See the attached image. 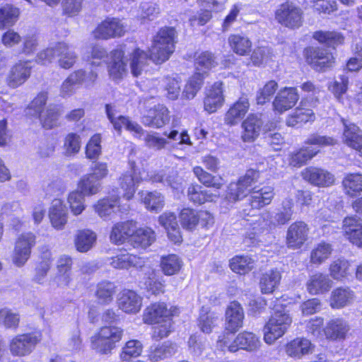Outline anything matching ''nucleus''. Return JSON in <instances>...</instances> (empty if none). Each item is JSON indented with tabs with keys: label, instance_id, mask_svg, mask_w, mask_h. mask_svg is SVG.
<instances>
[{
	"label": "nucleus",
	"instance_id": "f257e3e1",
	"mask_svg": "<svg viewBox=\"0 0 362 362\" xmlns=\"http://www.w3.org/2000/svg\"><path fill=\"white\" fill-rule=\"evenodd\" d=\"M259 177V172L253 169L247 170L236 182H231L226 191V199L230 202H235L245 197L250 192L248 199L250 209L247 211L259 209L271 203L274 197L273 188L270 186L264 187L258 190L254 189L253 185Z\"/></svg>",
	"mask_w": 362,
	"mask_h": 362
},
{
	"label": "nucleus",
	"instance_id": "f03ea898",
	"mask_svg": "<svg viewBox=\"0 0 362 362\" xmlns=\"http://www.w3.org/2000/svg\"><path fill=\"white\" fill-rule=\"evenodd\" d=\"M176 31L173 28L165 27L154 36L149 49V58L156 64L168 60L175 50Z\"/></svg>",
	"mask_w": 362,
	"mask_h": 362
},
{
	"label": "nucleus",
	"instance_id": "7ed1b4c3",
	"mask_svg": "<svg viewBox=\"0 0 362 362\" xmlns=\"http://www.w3.org/2000/svg\"><path fill=\"white\" fill-rule=\"evenodd\" d=\"M292 323V318L288 310L281 305H276L274 313L264 327V340L272 344L287 332Z\"/></svg>",
	"mask_w": 362,
	"mask_h": 362
},
{
	"label": "nucleus",
	"instance_id": "20e7f679",
	"mask_svg": "<svg viewBox=\"0 0 362 362\" xmlns=\"http://www.w3.org/2000/svg\"><path fill=\"white\" fill-rule=\"evenodd\" d=\"M123 335V330L117 327L105 326L90 338L91 349L100 354L107 355L116 347Z\"/></svg>",
	"mask_w": 362,
	"mask_h": 362
},
{
	"label": "nucleus",
	"instance_id": "39448f33",
	"mask_svg": "<svg viewBox=\"0 0 362 362\" xmlns=\"http://www.w3.org/2000/svg\"><path fill=\"white\" fill-rule=\"evenodd\" d=\"M36 244V236L31 232L23 233L16 239L12 261L17 267L23 266L29 259L32 248Z\"/></svg>",
	"mask_w": 362,
	"mask_h": 362
},
{
	"label": "nucleus",
	"instance_id": "423d86ee",
	"mask_svg": "<svg viewBox=\"0 0 362 362\" xmlns=\"http://www.w3.org/2000/svg\"><path fill=\"white\" fill-rule=\"evenodd\" d=\"M42 335L39 332L18 334L9 344L11 354L15 356H24L30 354L35 346L41 341Z\"/></svg>",
	"mask_w": 362,
	"mask_h": 362
},
{
	"label": "nucleus",
	"instance_id": "0eeeda50",
	"mask_svg": "<svg viewBox=\"0 0 362 362\" xmlns=\"http://www.w3.org/2000/svg\"><path fill=\"white\" fill-rule=\"evenodd\" d=\"M177 314V308L170 307L168 308L165 303H156L147 307L144 313L143 320L145 323L153 324L160 321L170 319Z\"/></svg>",
	"mask_w": 362,
	"mask_h": 362
},
{
	"label": "nucleus",
	"instance_id": "6e6552de",
	"mask_svg": "<svg viewBox=\"0 0 362 362\" xmlns=\"http://www.w3.org/2000/svg\"><path fill=\"white\" fill-rule=\"evenodd\" d=\"M248 209H244L240 212V216L243 218H246L247 216H250V219H246L248 221V224L252 232L251 233H248V237L250 239H254L255 235L262 233L266 230L269 228L271 229L272 228L270 219L271 215L268 212H265L261 214L255 215L251 214L252 211H247Z\"/></svg>",
	"mask_w": 362,
	"mask_h": 362
},
{
	"label": "nucleus",
	"instance_id": "1a4fd4ad",
	"mask_svg": "<svg viewBox=\"0 0 362 362\" xmlns=\"http://www.w3.org/2000/svg\"><path fill=\"white\" fill-rule=\"evenodd\" d=\"M301 175L303 178L310 184L317 187H329L334 184L335 178L333 174L325 169L316 167L305 168Z\"/></svg>",
	"mask_w": 362,
	"mask_h": 362
},
{
	"label": "nucleus",
	"instance_id": "9d476101",
	"mask_svg": "<svg viewBox=\"0 0 362 362\" xmlns=\"http://www.w3.org/2000/svg\"><path fill=\"white\" fill-rule=\"evenodd\" d=\"M141 177L134 163H131L130 168L123 173L119 179V185L123 191V197L127 200L131 199L136 189Z\"/></svg>",
	"mask_w": 362,
	"mask_h": 362
},
{
	"label": "nucleus",
	"instance_id": "9b49d317",
	"mask_svg": "<svg viewBox=\"0 0 362 362\" xmlns=\"http://www.w3.org/2000/svg\"><path fill=\"white\" fill-rule=\"evenodd\" d=\"M277 21L288 28H298L301 25L300 10L292 4H284L276 12Z\"/></svg>",
	"mask_w": 362,
	"mask_h": 362
},
{
	"label": "nucleus",
	"instance_id": "f8f14e48",
	"mask_svg": "<svg viewBox=\"0 0 362 362\" xmlns=\"http://www.w3.org/2000/svg\"><path fill=\"white\" fill-rule=\"evenodd\" d=\"M299 99L296 88H284L276 94L274 101V110L282 113L292 108Z\"/></svg>",
	"mask_w": 362,
	"mask_h": 362
},
{
	"label": "nucleus",
	"instance_id": "ddd939ff",
	"mask_svg": "<svg viewBox=\"0 0 362 362\" xmlns=\"http://www.w3.org/2000/svg\"><path fill=\"white\" fill-rule=\"evenodd\" d=\"M170 120L169 111L163 105H155L148 110L141 119L143 124L153 128H160L168 124Z\"/></svg>",
	"mask_w": 362,
	"mask_h": 362
},
{
	"label": "nucleus",
	"instance_id": "4468645a",
	"mask_svg": "<svg viewBox=\"0 0 362 362\" xmlns=\"http://www.w3.org/2000/svg\"><path fill=\"white\" fill-rule=\"evenodd\" d=\"M125 33V27L118 19L112 18L102 22L94 30L95 38L107 40L110 37L122 36Z\"/></svg>",
	"mask_w": 362,
	"mask_h": 362
},
{
	"label": "nucleus",
	"instance_id": "2eb2a0df",
	"mask_svg": "<svg viewBox=\"0 0 362 362\" xmlns=\"http://www.w3.org/2000/svg\"><path fill=\"white\" fill-rule=\"evenodd\" d=\"M308 230V225L303 221L292 223L287 230L288 247L293 249L300 248L307 240Z\"/></svg>",
	"mask_w": 362,
	"mask_h": 362
},
{
	"label": "nucleus",
	"instance_id": "dca6fc26",
	"mask_svg": "<svg viewBox=\"0 0 362 362\" xmlns=\"http://www.w3.org/2000/svg\"><path fill=\"white\" fill-rule=\"evenodd\" d=\"M244 312L241 305L231 302L226 311V329L230 332H237L242 327L244 320Z\"/></svg>",
	"mask_w": 362,
	"mask_h": 362
},
{
	"label": "nucleus",
	"instance_id": "f3484780",
	"mask_svg": "<svg viewBox=\"0 0 362 362\" xmlns=\"http://www.w3.org/2000/svg\"><path fill=\"white\" fill-rule=\"evenodd\" d=\"M261 341L258 337L250 332L240 333L233 341V345L229 346L230 352L234 353L238 349L247 351H255L259 349Z\"/></svg>",
	"mask_w": 362,
	"mask_h": 362
},
{
	"label": "nucleus",
	"instance_id": "a211bd4d",
	"mask_svg": "<svg viewBox=\"0 0 362 362\" xmlns=\"http://www.w3.org/2000/svg\"><path fill=\"white\" fill-rule=\"evenodd\" d=\"M117 304L119 308L124 313L135 314L141 309L142 299L136 292L124 290L120 293Z\"/></svg>",
	"mask_w": 362,
	"mask_h": 362
},
{
	"label": "nucleus",
	"instance_id": "6ab92c4d",
	"mask_svg": "<svg viewBox=\"0 0 362 362\" xmlns=\"http://www.w3.org/2000/svg\"><path fill=\"white\" fill-rule=\"evenodd\" d=\"M224 102L223 95V83L216 82L207 90L204 100V110L209 113L215 112Z\"/></svg>",
	"mask_w": 362,
	"mask_h": 362
},
{
	"label": "nucleus",
	"instance_id": "aec40b11",
	"mask_svg": "<svg viewBox=\"0 0 362 362\" xmlns=\"http://www.w3.org/2000/svg\"><path fill=\"white\" fill-rule=\"evenodd\" d=\"M31 66L28 62H19L11 69L7 76V84L15 88L22 85L30 76Z\"/></svg>",
	"mask_w": 362,
	"mask_h": 362
},
{
	"label": "nucleus",
	"instance_id": "412c9836",
	"mask_svg": "<svg viewBox=\"0 0 362 362\" xmlns=\"http://www.w3.org/2000/svg\"><path fill=\"white\" fill-rule=\"evenodd\" d=\"M49 217L52 226L57 229L62 230L67 223L68 211L61 199H55L52 202L49 211Z\"/></svg>",
	"mask_w": 362,
	"mask_h": 362
},
{
	"label": "nucleus",
	"instance_id": "4be33fe9",
	"mask_svg": "<svg viewBox=\"0 0 362 362\" xmlns=\"http://www.w3.org/2000/svg\"><path fill=\"white\" fill-rule=\"evenodd\" d=\"M308 61L318 71H325L334 63L332 54L322 48L313 49L308 57Z\"/></svg>",
	"mask_w": 362,
	"mask_h": 362
},
{
	"label": "nucleus",
	"instance_id": "5701e85b",
	"mask_svg": "<svg viewBox=\"0 0 362 362\" xmlns=\"http://www.w3.org/2000/svg\"><path fill=\"white\" fill-rule=\"evenodd\" d=\"M349 323L342 318H334L329 320L325 329V334L331 340H344L349 331Z\"/></svg>",
	"mask_w": 362,
	"mask_h": 362
},
{
	"label": "nucleus",
	"instance_id": "b1692460",
	"mask_svg": "<svg viewBox=\"0 0 362 362\" xmlns=\"http://www.w3.org/2000/svg\"><path fill=\"white\" fill-rule=\"evenodd\" d=\"M136 229V222L133 221L117 223L112 227L110 236V240L115 244L122 243L129 238L132 241Z\"/></svg>",
	"mask_w": 362,
	"mask_h": 362
},
{
	"label": "nucleus",
	"instance_id": "393cba45",
	"mask_svg": "<svg viewBox=\"0 0 362 362\" xmlns=\"http://www.w3.org/2000/svg\"><path fill=\"white\" fill-rule=\"evenodd\" d=\"M344 124L343 141L349 146L359 152L362 148V131L356 124L342 119Z\"/></svg>",
	"mask_w": 362,
	"mask_h": 362
},
{
	"label": "nucleus",
	"instance_id": "a878e982",
	"mask_svg": "<svg viewBox=\"0 0 362 362\" xmlns=\"http://www.w3.org/2000/svg\"><path fill=\"white\" fill-rule=\"evenodd\" d=\"M262 125L263 122L259 116L250 115L242 123L244 129L242 134L243 140L245 142L253 141L260 134Z\"/></svg>",
	"mask_w": 362,
	"mask_h": 362
},
{
	"label": "nucleus",
	"instance_id": "bb28decb",
	"mask_svg": "<svg viewBox=\"0 0 362 362\" xmlns=\"http://www.w3.org/2000/svg\"><path fill=\"white\" fill-rule=\"evenodd\" d=\"M250 107L249 100L246 95L241 96L228 110L225 116V122L228 124L234 125L238 123Z\"/></svg>",
	"mask_w": 362,
	"mask_h": 362
},
{
	"label": "nucleus",
	"instance_id": "cd10ccee",
	"mask_svg": "<svg viewBox=\"0 0 362 362\" xmlns=\"http://www.w3.org/2000/svg\"><path fill=\"white\" fill-rule=\"evenodd\" d=\"M110 265L119 269H129L131 267L143 268L145 266L144 258L129 253H121L111 258Z\"/></svg>",
	"mask_w": 362,
	"mask_h": 362
},
{
	"label": "nucleus",
	"instance_id": "c85d7f7f",
	"mask_svg": "<svg viewBox=\"0 0 362 362\" xmlns=\"http://www.w3.org/2000/svg\"><path fill=\"white\" fill-rule=\"evenodd\" d=\"M159 223L167 230L168 238L174 243L182 240L177 217L173 212H165L159 216Z\"/></svg>",
	"mask_w": 362,
	"mask_h": 362
},
{
	"label": "nucleus",
	"instance_id": "c756f323",
	"mask_svg": "<svg viewBox=\"0 0 362 362\" xmlns=\"http://www.w3.org/2000/svg\"><path fill=\"white\" fill-rule=\"evenodd\" d=\"M332 286L328 275L317 273L310 276L307 282V289L310 294L317 295L327 292Z\"/></svg>",
	"mask_w": 362,
	"mask_h": 362
},
{
	"label": "nucleus",
	"instance_id": "7c9ffc66",
	"mask_svg": "<svg viewBox=\"0 0 362 362\" xmlns=\"http://www.w3.org/2000/svg\"><path fill=\"white\" fill-rule=\"evenodd\" d=\"M108 70L113 79L121 78L126 74L127 63L124 60V52L122 49H117L111 52Z\"/></svg>",
	"mask_w": 362,
	"mask_h": 362
},
{
	"label": "nucleus",
	"instance_id": "2f4dec72",
	"mask_svg": "<svg viewBox=\"0 0 362 362\" xmlns=\"http://www.w3.org/2000/svg\"><path fill=\"white\" fill-rule=\"evenodd\" d=\"M313 349V346L310 340L305 338H296L287 344L286 351L291 357L300 358L312 352Z\"/></svg>",
	"mask_w": 362,
	"mask_h": 362
},
{
	"label": "nucleus",
	"instance_id": "473e14b6",
	"mask_svg": "<svg viewBox=\"0 0 362 362\" xmlns=\"http://www.w3.org/2000/svg\"><path fill=\"white\" fill-rule=\"evenodd\" d=\"M354 293L349 288L339 287L332 292L330 305L333 308H341L349 304Z\"/></svg>",
	"mask_w": 362,
	"mask_h": 362
},
{
	"label": "nucleus",
	"instance_id": "72a5a7b5",
	"mask_svg": "<svg viewBox=\"0 0 362 362\" xmlns=\"http://www.w3.org/2000/svg\"><path fill=\"white\" fill-rule=\"evenodd\" d=\"M58 58L59 66L68 69L74 66L78 57L66 43L58 42Z\"/></svg>",
	"mask_w": 362,
	"mask_h": 362
},
{
	"label": "nucleus",
	"instance_id": "f704fd0d",
	"mask_svg": "<svg viewBox=\"0 0 362 362\" xmlns=\"http://www.w3.org/2000/svg\"><path fill=\"white\" fill-rule=\"evenodd\" d=\"M217 64L216 57L211 52H202L199 54H197L195 57L194 65L197 71L196 74H200L201 76H203L204 74L215 67Z\"/></svg>",
	"mask_w": 362,
	"mask_h": 362
},
{
	"label": "nucleus",
	"instance_id": "c9c22d12",
	"mask_svg": "<svg viewBox=\"0 0 362 362\" xmlns=\"http://www.w3.org/2000/svg\"><path fill=\"white\" fill-rule=\"evenodd\" d=\"M96 240V235L90 230H79L74 239L76 249L79 252L90 250Z\"/></svg>",
	"mask_w": 362,
	"mask_h": 362
},
{
	"label": "nucleus",
	"instance_id": "e433bc0d",
	"mask_svg": "<svg viewBox=\"0 0 362 362\" xmlns=\"http://www.w3.org/2000/svg\"><path fill=\"white\" fill-rule=\"evenodd\" d=\"M281 274L277 269H271L264 273L259 281V287L263 293H271L279 284Z\"/></svg>",
	"mask_w": 362,
	"mask_h": 362
},
{
	"label": "nucleus",
	"instance_id": "4c0bfd02",
	"mask_svg": "<svg viewBox=\"0 0 362 362\" xmlns=\"http://www.w3.org/2000/svg\"><path fill=\"white\" fill-rule=\"evenodd\" d=\"M228 43L232 50L239 55H246L251 50L252 42L245 35L240 34L230 35L228 37Z\"/></svg>",
	"mask_w": 362,
	"mask_h": 362
},
{
	"label": "nucleus",
	"instance_id": "58836bf2",
	"mask_svg": "<svg viewBox=\"0 0 362 362\" xmlns=\"http://www.w3.org/2000/svg\"><path fill=\"white\" fill-rule=\"evenodd\" d=\"M156 240L155 232L150 228L136 229L132 238V243L134 247L146 248Z\"/></svg>",
	"mask_w": 362,
	"mask_h": 362
},
{
	"label": "nucleus",
	"instance_id": "ea45409f",
	"mask_svg": "<svg viewBox=\"0 0 362 362\" xmlns=\"http://www.w3.org/2000/svg\"><path fill=\"white\" fill-rule=\"evenodd\" d=\"M218 316L213 312L202 308L198 319V326L202 332L209 334L219 323Z\"/></svg>",
	"mask_w": 362,
	"mask_h": 362
},
{
	"label": "nucleus",
	"instance_id": "a19ab883",
	"mask_svg": "<svg viewBox=\"0 0 362 362\" xmlns=\"http://www.w3.org/2000/svg\"><path fill=\"white\" fill-rule=\"evenodd\" d=\"M293 203L290 199H286L282 202L281 209L270 219L272 227L284 225L288 223L292 217L293 211Z\"/></svg>",
	"mask_w": 362,
	"mask_h": 362
},
{
	"label": "nucleus",
	"instance_id": "79ce46f5",
	"mask_svg": "<svg viewBox=\"0 0 362 362\" xmlns=\"http://www.w3.org/2000/svg\"><path fill=\"white\" fill-rule=\"evenodd\" d=\"M313 38L320 43L332 47L343 44L344 40L343 35L335 31H316L313 34Z\"/></svg>",
	"mask_w": 362,
	"mask_h": 362
},
{
	"label": "nucleus",
	"instance_id": "37998d69",
	"mask_svg": "<svg viewBox=\"0 0 362 362\" xmlns=\"http://www.w3.org/2000/svg\"><path fill=\"white\" fill-rule=\"evenodd\" d=\"M119 199V196H116L113 198H106L99 200L95 206V211L101 218H107L118 209Z\"/></svg>",
	"mask_w": 362,
	"mask_h": 362
},
{
	"label": "nucleus",
	"instance_id": "c03bdc74",
	"mask_svg": "<svg viewBox=\"0 0 362 362\" xmlns=\"http://www.w3.org/2000/svg\"><path fill=\"white\" fill-rule=\"evenodd\" d=\"M116 292V286L110 281H102L97 286L95 296L98 302L101 304H109L113 300Z\"/></svg>",
	"mask_w": 362,
	"mask_h": 362
},
{
	"label": "nucleus",
	"instance_id": "a18cd8bd",
	"mask_svg": "<svg viewBox=\"0 0 362 362\" xmlns=\"http://www.w3.org/2000/svg\"><path fill=\"white\" fill-rule=\"evenodd\" d=\"M189 199L196 204H202L213 201L214 195L208 190H204L199 185H191L187 189Z\"/></svg>",
	"mask_w": 362,
	"mask_h": 362
},
{
	"label": "nucleus",
	"instance_id": "49530a36",
	"mask_svg": "<svg viewBox=\"0 0 362 362\" xmlns=\"http://www.w3.org/2000/svg\"><path fill=\"white\" fill-rule=\"evenodd\" d=\"M78 188L84 195L92 196L100 191L101 182L86 174L78 182Z\"/></svg>",
	"mask_w": 362,
	"mask_h": 362
},
{
	"label": "nucleus",
	"instance_id": "de8ad7c7",
	"mask_svg": "<svg viewBox=\"0 0 362 362\" xmlns=\"http://www.w3.org/2000/svg\"><path fill=\"white\" fill-rule=\"evenodd\" d=\"M315 115L312 110L298 107L286 119L288 126L294 127L298 124L314 121Z\"/></svg>",
	"mask_w": 362,
	"mask_h": 362
},
{
	"label": "nucleus",
	"instance_id": "09e8293b",
	"mask_svg": "<svg viewBox=\"0 0 362 362\" xmlns=\"http://www.w3.org/2000/svg\"><path fill=\"white\" fill-rule=\"evenodd\" d=\"M175 352V344L166 342L162 346L151 347L148 354V358L153 362H157L160 360L171 356Z\"/></svg>",
	"mask_w": 362,
	"mask_h": 362
},
{
	"label": "nucleus",
	"instance_id": "8fccbe9b",
	"mask_svg": "<svg viewBox=\"0 0 362 362\" xmlns=\"http://www.w3.org/2000/svg\"><path fill=\"white\" fill-rule=\"evenodd\" d=\"M230 267L235 273L245 274L255 267V261L248 256H236L231 259Z\"/></svg>",
	"mask_w": 362,
	"mask_h": 362
},
{
	"label": "nucleus",
	"instance_id": "3c124183",
	"mask_svg": "<svg viewBox=\"0 0 362 362\" xmlns=\"http://www.w3.org/2000/svg\"><path fill=\"white\" fill-rule=\"evenodd\" d=\"M319 151L317 148H303L291 156L290 164L293 167H300L316 156Z\"/></svg>",
	"mask_w": 362,
	"mask_h": 362
},
{
	"label": "nucleus",
	"instance_id": "603ef678",
	"mask_svg": "<svg viewBox=\"0 0 362 362\" xmlns=\"http://www.w3.org/2000/svg\"><path fill=\"white\" fill-rule=\"evenodd\" d=\"M148 59L146 52L139 48L134 49L130 57V69L134 76L141 74Z\"/></svg>",
	"mask_w": 362,
	"mask_h": 362
},
{
	"label": "nucleus",
	"instance_id": "864d4df0",
	"mask_svg": "<svg viewBox=\"0 0 362 362\" xmlns=\"http://www.w3.org/2000/svg\"><path fill=\"white\" fill-rule=\"evenodd\" d=\"M350 263L344 258H339L332 262L329 265L331 276L336 280H341L349 274Z\"/></svg>",
	"mask_w": 362,
	"mask_h": 362
},
{
	"label": "nucleus",
	"instance_id": "5fc2aeb1",
	"mask_svg": "<svg viewBox=\"0 0 362 362\" xmlns=\"http://www.w3.org/2000/svg\"><path fill=\"white\" fill-rule=\"evenodd\" d=\"M59 113L57 105H50L40 112L39 118L43 127L52 129L57 125Z\"/></svg>",
	"mask_w": 362,
	"mask_h": 362
},
{
	"label": "nucleus",
	"instance_id": "6e6d98bb",
	"mask_svg": "<svg viewBox=\"0 0 362 362\" xmlns=\"http://www.w3.org/2000/svg\"><path fill=\"white\" fill-rule=\"evenodd\" d=\"M19 9L7 4L0 8V28L12 26L18 20Z\"/></svg>",
	"mask_w": 362,
	"mask_h": 362
},
{
	"label": "nucleus",
	"instance_id": "4d7b16f0",
	"mask_svg": "<svg viewBox=\"0 0 362 362\" xmlns=\"http://www.w3.org/2000/svg\"><path fill=\"white\" fill-rule=\"evenodd\" d=\"M160 267L165 275L171 276L180 271L182 261L177 255H169L161 257Z\"/></svg>",
	"mask_w": 362,
	"mask_h": 362
},
{
	"label": "nucleus",
	"instance_id": "13d9d810",
	"mask_svg": "<svg viewBox=\"0 0 362 362\" xmlns=\"http://www.w3.org/2000/svg\"><path fill=\"white\" fill-rule=\"evenodd\" d=\"M332 252V245L322 242L319 243L312 250L310 254V262L313 264H320L329 258Z\"/></svg>",
	"mask_w": 362,
	"mask_h": 362
},
{
	"label": "nucleus",
	"instance_id": "bf43d9fd",
	"mask_svg": "<svg viewBox=\"0 0 362 362\" xmlns=\"http://www.w3.org/2000/svg\"><path fill=\"white\" fill-rule=\"evenodd\" d=\"M97 76V73L93 70L87 72L83 69H78L72 72L67 78L79 88L83 83H86L87 85L93 83Z\"/></svg>",
	"mask_w": 362,
	"mask_h": 362
},
{
	"label": "nucleus",
	"instance_id": "052dcab7",
	"mask_svg": "<svg viewBox=\"0 0 362 362\" xmlns=\"http://www.w3.org/2000/svg\"><path fill=\"white\" fill-rule=\"evenodd\" d=\"M143 202L148 210L158 212L164 206V197L157 191L146 192Z\"/></svg>",
	"mask_w": 362,
	"mask_h": 362
},
{
	"label": "nucleus",
	"instance_id": "680f3d73",
	"mask_svg": "<svg viewBox=\"0 0 362 362\" xmlns=\"http://www.w3.org/2000/svg\"><path fill=\"white\" fill-rule=\"evenodd\" d=\"M342 183L346 193L354 196L355 193L362 191V175L359 173L347 175Z\"/></svg>",
	"mask_w": 362,
	"mask_h": 362
},
{
	"label": "nucleus",
	"instance_id": "e2e57ef3",
	"mask_svg": "<svg viewBox=\"0 0 362 362\" xmlns=\"http://www.w3.org/2000/svg\"><path fill=\"white\" fill-rule=\"evenodd\" d=\"M81 136L76 133H69L64 138V148L66 156H73L77 154L81 149Z\"/></svg>",
	"mask_w": 362,
	"mask_h": 362
},
{
	"label": "nucleus",
	"instance_id": "0e129e2a",
	"mask_svg": "<svg viewBox=\"0 0 362 362\" xmlns=\"http://www.w3.org/2000/svg\"><path fill=\"white\" fill-rule=\"evenodd\" d=\"M143 350V345L139 340L132 339L128 341L120 354V358L124 361H128L132 357H137L141 355Z\"/></svg>",
	"mask_w": 362,
	"mask_h": 362
},
{
	"label": "nucleus",
	"instance_id": "69168bd1",
	"mask_svg": "<svg viewBox=\"0 0 362 362\" xmlns=\"http://www.w3.org/2000/svg\"><path fill=\"white\" fill-rule=\"evenodd\" d=\"M111 124L113 125L114 129L119 133L121 132L122 127L136 134H141L144 132L143 128L139 124L131 121L128 117L122 115H119L116 119L111 122Z\"/></svg>",
	"mask_w": 362,
	"mask_h": 362
},
{
	"label": "nucleus",
	"instance_id": "338daca9",
	"mask_svg": "<svg viewBox=\"0 0 362 362\" xmlns=\"http://www.w3.org/2000/svg\"><path fill=\"white\" fill-rule=\"evenodd\" d=\"M203 83V76L200 74H195L187 81L182 92V97L190 100L194 98Z\"/></svg>",
	"mask_w": 362,
	"mask_h": 362
},
{
	"label": "nucleus",
	"instance_id": "774afa93",
	"mask_svg": "<svg viewBox=\"0 0 362 362\" xmlns=\"http://www.w3.org/2000/svg\"><path fill=\"white\" fill-rule=\"evenodd\" d=\"M85 196L81 190L73 191L69 194L68 202L71 212L75 216L81 214L85 209Z\"/></svg>",
	"mask_w": 362,
	"mask_h": 362
}]
</instances>
